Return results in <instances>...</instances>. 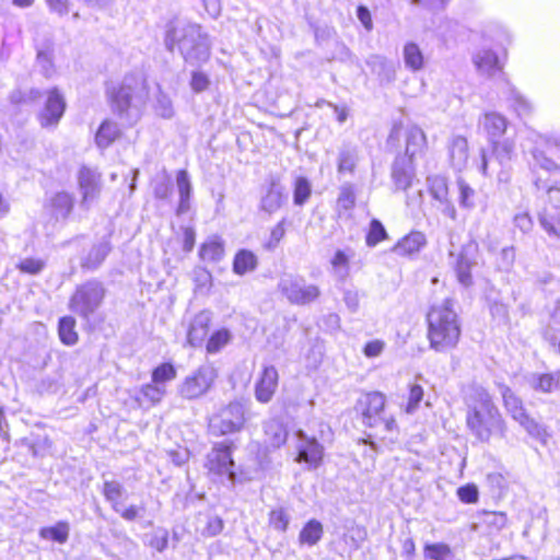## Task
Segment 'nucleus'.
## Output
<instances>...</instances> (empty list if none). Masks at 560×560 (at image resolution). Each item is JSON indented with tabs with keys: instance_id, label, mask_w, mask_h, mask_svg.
I'll return each instance as SVG.
<instances>
[{
	"instance_id": "f257e3e1",
	"label": "nucleus",
	"mask_w": 560,
	"mask_h": 560,
	"mask_svg": "<svg viewBox=\"0 0 560 560\" xmlns=\"http://www.w3.org/2000/svg\"><path fill=\"white\" fill-rule=\"evenodd\" d=\"M466 402L467 427L478 441L488 443L491 438L505 436V422L486 388L471 385L466 395Z\"/></svg>"
},
{
	"instance_id": "f03ea898",
	"label": "nucleus",
	"mask_w": 560,
	"mask_h": 560,
	"mask_svg": "<svg viewBox=\"0 0 560 560\" xmlns=\"http://www.w3.org/2000/svg\"><path fill=\"white\" fill-rule=\"evenodd\" d=\"M112 112L121 120L135 124L139 120L145 106L149 88L141 72L126 74L117 84L106 89Z\"/></svg>"
},
{
	"instance_id": "7ed1b4c3",
	"label": "nucleus",
	"mask_w": 560,
	"mask_h": 560,
	"mask_svg": "<svg viewBox=\"0 0 560 560\" xmlns=\"http://www.w3.org/2000/svg\"><path fill=\"white\" fill-rule=\"evenodd\" d=\"M386 397L380 392H371L361 396L355 404V411L361 416L364 427L374 429V434L369 435L368 443L372 448L377 450L376 444L371 440L378 439L384 445L389 446L398 440V427L393 416L385 413Z\"/></svg>"
},
{
	"instance_id": "20e7f679",
	"label": "nucleus",
	"mask_w": 560,
	"mask_h": 560,
	"mask_svg": "<svg viewBox=\"0 0 560 560\" xmlns=\"http://www.w3.org/2000/svg\"><path fill=\"white\" fill-rule=\"evenodd\" d=\"M427 337L431 349L446 352L456 348L462 329L453 300L445 299L442 303L432 305L427 313Z\"/></svg>"
},
{
	"instance_id": "39448f33",
	"label": "nucleus",
	"mask_w": 560,
	"mask_h": 560,
	"mask_svg": "<svg viewBox=\"0 0 560 560\" xmlns=\"http://www.w3.org/2000/svg\"><path fill=\"white\" fill-rule=\"evenodd\" d=\"M164 45L170 52L177 48L184 60L189 65L206 62L210 56V44L207 34L197 24L166 25Z\"/></svg>"
},
{
	"instance_id": "423d86ee",
	"label": "nucleus",
	"mask_w": 560,
	"mask_h": 560,
	"mask_svg": "<svg viewBox=\"0 0 560 560\" xmlns=\"http://www.w3.org/2000/svg\"><path fill=\"white\" fill-rule=\"evenodd\" d=\"M533 147L528 149L530 159L528 160V166L530 171L532 183L535 188L546 187V182L549 180V176L555 172H560V166L548 156L550 141L548 138L540 135L534 136L529 139Z\"/></svg>"
},
{
	"instance_id": "0eeeda50",
	"label": "nucleus",
	"mask_w": 560,
	"mask_h": 560,
	"mask_svg": "<svg viewBox=\"0 0 560 560\" xmlns=\"http://www.w3.org/2000/svg\"><path fill=\"white\" fill-rule=\"evenodd\" d=\"M105 295L106 289L101 281L96 279L88 280L77 285L69 299V310L83 319L89 320L103 304Z\"/></svg>"
},
{
	"instance_id": "6e6552de",
	"label": "nucleus",
	"mask_w": 560,
	"mask_h": 560,
	"mask_svg": "<svg viewBox=\"0 0 560 560\" xmlns=\"http://www.w3.org/2000/svg\"><path fill=\"white\" fill-rule=\"evenodd\" d=\"M450 265L455 272L456 279L464 288L474 284L471 270L478 265L479 245L474 240H468L459 248H452L448 253Z\"/></svg>"
},
{
	"instance_id": "1a4fd4ad",
	"label": "nucleus",
	"mask_w": 560,
	"mask_h": 560,
	"mask_svg": "<svg viewBox=\"0 0 560 560\" xmlns=\"http://www.w3.org/2000/svg\"><path fill=\"white\" fill-rule=\"evenodd\" d=\"M217 377L218 371L212 363L201 364L179 384L178 394L184 399H198L212 388Z\"/></svg>"
},
{
	"instance_id": "9d476101",
	"label": "nucleus",
	"mask_w": 560,
	"mask_h": 560,
	"mask_svg": "<svg viewBox=\"0 0 560 560\" xmlns=\"http://www.w3.org/2000/svg\"><path fill=\"white\" fill-rule=\"evenodd\" d=\"M278 290L291 304L306 305L320 296V289L316 284H307L301 277L284 275L278 282Z\"/></svg>"
},
{
	"instance_id": "9b49d317",
	"label": "nucleus",
	"mask_w": 560,
	"mask_h": 560,
	"mask_svg": "<svg viewBox=\"0 0 560 560\" xmlns=\"http://www.w3.org/2000/svg\"><path fill=\"white\" fill-rule=\"evenodd\" d=\"M245 412L246 406L244 402L232 401L211 418L210 429L219 435L238 432L246 421Z\"/></svg>"
},
{
	"instance_id": "f8f14e48",
	"label": "nucleus",
	"mask_w": 560,
	"mask_h": 560,
	"mask_svg": "<svg viewBox=\"0 0 560 560\" xmlns=\"http://www.w3.org/2000/svg\"><path fill=\"white\" fill-rule=\"evenodd\" d=\"M206 467L210 474L225 477L234 485L236 482V474L233 470L232 444L228 442L215 443L207 455Z\"/></svg>"
},
{
	"instance_id": "ddd939ff",
	"label": "nucleus",
	"mask_w": 560,
	"mask_h": 560,
	"mask_svg": "<svg viewBox=\"0 0 560 560\" xmlns=\"http://www.w3.org/2000/svg\"><path fill=\"white\" fill-rule=\"evenodd\" d=\"M298 455L295 462L304 463L307 469L319 467L324 457V446L315 439L308 436L303 430L295 432Z\"/></svg>"
},
{
	"instance_id": "4468645a",
	"label": "nucleus",
	"mask_w": 560,
	"mask_h": 560,
	"mask_svg": "<svg viewBox=\"0 0 560 560\" xmlns=\"http://www.w3.org/2000/svg\"><path fill=\"white\" fill-rule=\"evenodd\" d=\"M78 185L81 194L80 208L88 211L101 194V174L95 170L82 166L78 173Z\"/></svg>"
},
{
	"instance_id": "2eb2a0df",
	"label": "nucleus",
	"mask_w": 560,
	"mask_h": 560,
	"mask_svg": "<svg viewBox=\"0 0 560 560\" xmlns=\"http://www.w3.org/2000/svg\"><path fill=\"white\" fill-rule=\"evenodd\" d=\"M66 101L57 88L47 93L44 108L38 114V120L43 128L55 127L63 116Z\"/></svg>"
},
{
	"instance_id": "dca6fc26",
	"label": "nucleus",
	"mask_w": 560,
	"mask_h": 560,
	"mask_svg": "<svg viewBox=\"0 0 560 560\" xmlns=\"http://www.w3.org/2000/svg\"><path fill=\"white\" fill-rule=\"evenodd\" d=\"M74 207V197L67 191H58L46 199L45 213L54 222H66Z\"/></svg>"
},
{
	"instance_id": "f3484780",
	"label": "nucleus",
	"mask_w": 560,
	"mask_h": 560,
	"mask_svg": "<svg viewBox=\"0 0 560 560\" xmlns=\"http://www.w3.org/2000/svg\"><path fill=\"white\" fill-rule=\"evenodd\" d=\"M390 175L396 190L406 191L416 179L413 160L409 156H396L392 165Z\"/></svg>"
},
{
	"instance_id": "a211bd4d",
	"label": "nucleus",
	"mask_w": 560,
	"mask_h": 560,
	"mask_svg": "<svg viewBox=\"0 0 560 560\" xmlns=\"http://www.w3.org/2000/svg\"><path fill=\"white\" fill-rule=\"evenodd\" d=\"M279 374L273 365L265 366L255 385V397L259 402H269L278 387Z\"/></svg>"
},
{
	"instance_id": "6ab92c4d",
	"label": "nucleus",
	"mask_w": 560,
	"mask_h": 560,
	"mask_svg": "<svg viewBox=\"0 0 560 560\" xmlns=\"http://www.w3.org/2000/svg\"><path fill=\"white\" fill-rule=\"evenodd\" d=\"M450 164L456 172H462L468 163L469 152L467 139L462 136H454L448 141Z\"/></svg>"
},
{
	"instance_id": "aec40b11",
	"label": "nucleus",
	"mask_w": 560,
	"mask_h": 560,
	"mask_svg": "<svg viewBox=\"0 0 560 560\" xmlns=\"http://www.w3.org/2000/svg\"><path fill=\"white\" fill-rule=\"evenodd\" d=\"M366 65L377 75L381 84H388L396 80L397 65L380 55H372L368 58Z\"/></svg>"
},
{
	"instance_id": "412c9836",
	"label": "nucleus",
	"mask_w": 560,
	"mask_h": 560,
	"mask_svg": "<svg viewBox=\"0 0 560 560\" xmlns=\"http://www.w3.org/2000/svg\"><path fill=\"white\" fill-rule=\"evenodd\" d=\"M210 323L211 313L208 311H202L194 317L187 332V342L191 347H200L203 343Z\"/></svg>"
},
{
	"instance_id": "4be33fe9",
	"label": "nucleus",
	"mask_w": 560,
	"mask_h": 560,
	"mask_svg": "<svg viewBox=\"0 0 560 560\" xmlns=\"http://www.w3.org/2000/svg\"><path fill=\"white\" fill-rule=\"evenodd\" d=\"M472 62L481 75L492 77L501 71L498 55L491 49H480L472 56Z\"/></svg>"
},
{
	"instance_id": "5701e85b",
	"label": "nucleus",
	"mask_w": 560,
	"mask_h": 560,
	"mask_svg": "<svg viewBox=\"0 0 560 560\" xmlns=\"http://www.w3.org/2000/svg\"><path fill=\"white\" fill-rule=\"evenodd\" d=\"M359 162V150L355 144L342 143L338 149L337 172L339 175H352Z\"/></svg>"
},
{
	"instance_id": "b1692460",
	"label": "nucleus",
	"mask_w": 560,
	"mask_h": 560,
	"mask_svg": "<svg viewBox=\"0 0 560 560\" xmlns=\"http://www.w3.org/2000/svg\"><path fill=\"white\" fill-rule=\"evenodd\" d=\"M176 186L179 196L176 214L183 215L190 209V198L192 194V185L186 170H179L176 173Z\"/></svg>"
},
{
	"instance_id": "393cba45",
	"label": "nucleus",
	"mask_w": 560,
	"mask_h": 560,
	"mask_svg": "<svg viewBox=\"0 0 560 560\" xmlns=\"http://www.w3.org/2000/svg\"><path fill=\"white\" fill-rule=\"evenodd\" d=\"M479 124L487 132L490 141L502 137L508 127L505 117L495 112L486 113Z\"/></svg>"
},
{
	"instance_id": "a878e982",
	"label": "nucleus",
	"mask_w": 560,
	"mask_h": 560,
	"mask_svg": "<svg viewBox=\"0 0 560 560\" xmlns=\"http://www.w3.org/2000/svg\"><path fill=\"white\" fill-rule=\"evenodd\" d=\"M284 199L282 186L272 180L261 197L260 208L268 213H273L281 208Z\"/></svg>"
},
{
	"instance_id": "bb28decb",
	"label": "nucleus",
	"mask_w": 560,
	"mask_h": 560,
	"mask_svg": "<svg viewBox=\"0 0 560 560\" xmlns=\"http://www.w3.org/2000/svg\"><path fill=\"white\" fill-rule=\"evenodd\" d=\"M354 257L351 248L338 249L334 254L330 264L334 275L338 280L345 281L350 275V260Z\"/></svg>"
},
{
	"instance_id": "cd10ccee",
	"label": "nucleus",
	"mask_w": 560,
	"mask_h": 560,
	"mask_svg": "<svg viewBox=\"0 0 560 560\" xmlns=\"http://www.w3.org/2000/svg\"><path fill=\"white\" fill-rule=\"evenodd\" d=\"M112 250L110 244L108 241H103L96 245H94L85 258L81 261V267L88 270L97 269L105 258L108 256Z\"/></svg>"
},
{
	"instance_id": "c85d7f7f",
	"label": "nucleus",
	"mask_w": 560,
	"mask_h": 560,
	"mask_svg": "<svg viewBox=\"0 0 560 560\" xmlns=\"http://www.w3.org/2000/svg\"><path fill=\"white\" fill-rule=\"evenodd\" d=\"M427 138L421 128L411 126L406 133V149L401 156H409L411 160L425 147Z\"/></svg>"
},
{
	"instance_id": "c756f323",
	"label": "nucleus",
	"mask_w": 560,
	"mask_h": 560,
	"mask_svg": "<svg viewBox=\"0 0 560 560\" xmlns=\"http://www.w3.org/2000/svg\"><path fill=\"white\" fill-rule=\"evenodd\" d=\"M424 244L425 236L423 233L411 232L394 246L393 252L400 256L411 255L419 252Z\"/></svg>"
},
{
	"instance_id": "7c9ffc66",
	"label": "nucleus",
	"mask_w": 560,
	"mask_h": 560,
	"mask_svg": "<svg viewBox=\"0 0 560 560\" xmlns=\"http://www.w3.org/2000/svg\"><path fill=\"white\" fill-rule=\"evenodd\" d=\"M267 442L275 448L283 445L288 439V431L278 419H270L264 424Z\"/></svg>"
},
{
	"instance_id": "2f4dec72",
	"label": "nucleus",
	"mask_w": 560,
	"mask_h": 560,
	"mask_svg": "<svg viewBox=\"0 0 560 560\" xmlns=\"http://www.w3.org/2000/svg\"><path fill=\"white\" fill-rule=\"evenodd\" d=\"M402 58L406 68L417 72L424 67V56L419 45L415 42H407L402 48Z\"/></svg>"
},
{
	"instance_id": "473e14b6",
	"label": "nucleus",
	"mask_w": 560,
	"mask_h": 560,
	"mask_svg": "<svg viewBox=\"0 0 560 560\" xmlns=\"http://www.w3.org/2000/svg\"><path fill=\"white\" fill-rule=\"evenodd\" d=\"M499 388L506 411L515 421L521 420L526 415L522 400L516 397L512 389L506 385L501 384L499 385Z\"/></svg>"
},
{
	"instance_id": "72a5a7b5",
	"label": "nucleus",
	"mask_w": 560,
	"mask_h": 560,
	"mask_svg": "<svg viewBox=\"0 0 560 560\" xmlns=\"http://www.w3.org/2000/svg\"><path fill=\"white\" fill-rule=\"evenodd\" d=\"M120 136V129L117 122L106 119L104 120L96 135L95 143L101 149L108 148Z\"/></svg>"
},
{
	"instance_id": "f704fd0d",
	"label": "nucleus",
	"mask_w": 560,
	"mask_h": 560,
	"mask_svg": "<svg viewBox=\"0 0 560 560\" xmlns=\"http://www.w3.org/2000/svg\"><path fill=\"white\" fill-rule=\"evenodd\" d=\"M166 394L164 385H158L155 383H149L141 386L137 400L140 405L148 404L153 406L159 404Z\"/></svg>"
},
{
	"instance_id": "c9c22d12",
	"label": "nucleus",
	"mask_w": 560,
	"mask_h": 560,
	"mask_svg": "<svg viewBox=\"0 0 560 560\" xmlns=\"http://www.w3.org/2000/svg\"><path fill=\"white\" fill-rule=\"evenodd\" d=\"M199 256L205 261H220L224 256L223 242L218 236L209 238L201 245Z\"/></svg>"
},
{
	"instance_id": "e433bc0d",
	"label": "nucleus",
	"mask_w": 560,
	"mask_h": 560,
	"mask_svg": "<svg viewBox=\"0 0 560 560\" xmlns=\"http://www.w3.org/2000/svg\"><path fill=\"white\" fill-rule=\"evenodd\" d=\"M324 528L319 521L310 520L301 529L299 541L301 545L315 546L323 537Z\"/></svg>"
},
{
	"instance_id": "4c0bfd02",
	"label": "nucleus",
	"mask_w": 560,
	"mask_h": 560,
	"mask_svg": "<svg viewBox=\"0 0 560 560\" xmlns=\"http://www.w3.org/2000/svg\"><path fill=\"white\" fill-rule=\"evenodd\" d=\"M257 267L256 255L248 249H241L236 253L233 261V271L243 276L255 270Z\"/></svg>"
},
{
	"instance_id": "58836bf2",
	"label": "nucleus",
	"mask_w": 560,
	"mask_h": 560,
	"mask_svg": "<svg viewBox=\"0 0 560 560\" xmlns=\"http://www.w3.org/2000/svg\"><path fill=\"white\" fill-rule=\"evenodd\" d=\"M70 534V525L66 521H59L54 526L43 527L39 536L43 539L52 540L58 544L67 542Z\"/></svg>"
},
{
	"instance_id": "ea45409f",
	"label": "nucleus",
	"mask_w": 560,
	"mask_h": 560,
	"mask_svg": "<svg viewBox=\"0 0 560 560\" xmlns=\"http://www.w3.org/2000/svg\"><path fill=\"white\" fill-rule=\"evenodd\" d=\"M75 319L72 316H63L59 319L58 334L62 343L73 346L78 342Z\"/></svg>"
},
{
	"instance_id": "a19ab883",
	"label": "nucleus",
	"mask_w": 560,
	"mask_h": 560,
	"mask_svg": "<svg viewBox=\"0 0 560 560\" xmlns=\"http://www.w3.org/2000/svg\"><path fill=\"white\" fill-rule=\"evenodd\" d=\"M478 520L486 525L490 532H499L505 527L508 516L503 512L482 511L478 514Z\"/></svg>"
},
{
	"instance_id": "79ce46f5",
	"label": "nucleus",
	"mask_w": 560,
	"mask_h": 560,
	"mask_svg": "<svg viewBox=\"0 0 560 560\" xmlns=\"http://www.w3.org/2000/svg\"><path fill=\"white\" fill-rule=\"evenodd\" d=\"M533 389L541 393H551L553 388H558V372L555 374H534L529 378Z\"/></svg>"
},
{
	"instance_id": "37998d69",
	"label": "nucleus",
	"mask_w": 560,
	"mask_h": 560,
	"mask_svg": "<svg viewBox=\"0 0 560 560\" xmlns=\"http://www.w3.org/2000/svg\"><path fill=\"white\" fill-rule=\"evenodd\" d=\"M232 340V334L229 329L222 328L214 331L207 342V352L210 354H215L220 352L226 345H229Z\"/></svg>"
},
{
	"instance_id": "c03bdc74",
	"label": "nucleus",
	"mask_w": 560,
	"mask_h": 560,
	"mask_svg": "<svg viewBox=\"0 0 560 560\" xmlns=\"http://www.w3.org/2000/svg\"><path fill=\"white\" fill-rule=\"evenodd\" d=\"M526 432L534 439L538 440L542 444H546L549 438V434L546 428L532 419L527 413L517 421Z\"/></svg>"
},
{
	"instance_id": "a18cd8bd",
	"label": "nucleus",
	"mask_w": 560,
	"mask_h": 560,
	"mask_svg": "<svg viewBox=\"0 0 560 560\" xmlns=\"http://www.w3.org/2000/svg\"><path fill=\"white\" fill-rule=\"evenodd\" d=\"M428 185L431 196L436 201H446V198H448V186L447 179L444 176H429Z\"/></svg>"
},
{
	"instance_id": "49530a36",
	"label": "nucleus",
	"mask_w": 560,
	"mask_h": 560,
	"mask_svg": "<svg viewBox=\"0 0 560 560\" xmlns=\"http://www.w3.org/2000/svg\"><path fill=\"white\" fill-rule=\"evenodd\" d=\"M124 493V487L118 481H105L103 487V494L105 499L110 502L115 512H120V504L118 500Z\"/></svg>"
},
{
	"instance_id": "de8ad7c7",
	"label": "nucleus",
	"mask_w": 560,
	"mask_h": 560,
	"mask_svg": "<svg viewBox=\"0 0 560 560\" xmlns=\"http://www.w3.org/2000/svg\"><path fill=\"white\" fill-rule=\"evenodd\" d=\"M538 219L540 226L550 237L560 240V215L558 213L548 214L541 212Z\"/></svg>"
},
{
	"instance_id": "09e8293b",
	"label": "nucleus",
	"mask_w": 560,
	"mask_h": 560,
	"mask_svg": "<svg viewBox=\"0 0 560 560\" xmlns=\"http://www.w3.org/2000/svg\"><path fill=\"white\" fill-rule=\"evenodd\" d=\"M424 556L432 560H457L445 544H430L424 547Z\"/></svg>"
},
{
	"instance_id": "8fccbe9b",
	"label": "nucleus",
	"mask_w": 560,
	"mask_h": 560,
	"mask_svg": "<svg viewBox=\"0 0 560 560\" xmlns=\"http://www.w3.org/2000/svg\"><path fill=\"white\" fill-rule=\"evenodd\" d=\"M177 372L172 363H162L152 371V382L158 385L176 378Z\"/></svg>"
},
{
	"instance_id": "3c124183",
	"label": "nucleus",
	"mask_w": 560,
	"mask_h": 560,
	"mask_svg": "<svg viewBox=\"0 0 560 560\" xmlns=\"http://www.w3.org/2000/svg\"><path fill=\"white\" fill-rule=\"evenodd\" d=\"M54 49L50 45L37 50V65L40 67L45 77H50L54 72Z\"/></svg>"
},
{
	"instance_id": "603ef678",
	"label": "nucleus",
	"mask_w": 560,
	"mask_h": 560,
	"mask_svg": "<svg viewBox=\"0 0 560 560\" xmlns=\"http://www.w3.org/2000/svg\"><path fill=\"white\" fill-rule=\"evenodd\" d=\"M385 238H387V232L384 225L380 220L373 219L370 223V229L365 238L366 245L369 247H374Z\"/></svg>"
},
{
	"instance_id": "864d4df0",
	"label": "nucleus",
	"mask_w": 560,
	"mask_h": 560,
	"mask_svg": "<svg viewBox=\"0 0 560 560\" xmlns=\"http://www.w3.org/2000/svg\"><path fill=\"white\" fill-rule=\"evenodd\" d=\"M311 184L305 177H298L294 184L293 202L296 206H302L311 196Z\"/></svg>"
},
{
	"instance_id": "5fc2aeb1",
	"label": "nucleus",
	"mask_w": 560,
	"mask_h": 560,
	"mask_svg": "<svg viewBox=\"0 0 560 560\" xmlns=\"http://www.w3.org/2000/svg\"><path fill=\"white\" fill-rule=\"evenodd\" d=\"M537 191H544L547 201L553 209H560V179L551 182L550 179L546 182V187L536 188Z\"/></svg>"
},
{
	"instance_id": "6e6d98bb",
	"label": "nucleus",
	"mask_w": 560,
	"mask_h": 560,
	"mask_svg": "<svg viewBox=\"0 0 560 560\" xmlns=\"http://www.w3.org/2000/svg\"><path fill=\"white\" fill-rule=\"evenodd\" d=\"M338 207L343 210H350L355 205L354 187L350 183L341 185L340 192L337 199Z\"/></svg>"
},
{
	"instance_id": "4d7b16f0",
	"label": "nucleus",
	"mask_w": 560,
	"mask_h": 560,
	"mask_svg": "<svg viewBox=\"0 0 560 560\" xmlns=\"http://www.w3.org/2000/svg\"><path fill=\"white\" fill-rule=\"evenodd\" d=\"M491 142H492L493 153L495 154L497 159L500 160V163L510 161L512 159V155L514 152L513 141H511L509 139L503 140V141H498V139H495Z\"/></svg>"
},
{
	"instance_id": "13d9d810",
	"label": "nucleus",
	"mask_w": 560,
	"mask_h": 560,
	"mask_svg": "<svg viewBox=\"0 0 560 560\" xmlns=\"http://www.w3.org/2000/svg\"><path fill=\"white\" fill-rule=\"evenodd\" d=\"M459 189L458 202L462 208L472 209L475 207V190L463 179H457Z\"/></svg>"
},
{
	"instance_id": "bf43d9fd",
	"label": "nucleus",
	"mask_w": 560,
	"mask_h": 560,
	"mask_svg": "<svg viewBox=\"0 0 560 560\" xmlns=\"http://www.w3.org/2000/svg\"><path fill=\"white\" fill-rule=\"evenodd\" d=\"M290 522V516L284 509L271 510L269 513V525L278 532H285Z\"/></svg>"
},
{
	"instance_id": "052dcab7",
	"label": "nucleus",
	"mask_w": 560,
	"mask_h": 560,
	"mask_svg": "<svg viewBox=\"0 0 560 560\" xmlns=\"http://www.w3.org/2000/svg\"><path fill=\"white\" fill-rule=\"evenodd\" d=\"M46 266V261L40 258L26 257L18 264V268L21 272L28 275H38L43 271Z\"/></svg>"
},
{
	"instance_id": "680f3d73",
	"label": "nucleus",
	"mask_w": 560,
	"mask_h": 560,
	"mask_svg": "<svg viewBox=\"0 0 560 560\" xmlns=\"http://www.w3.org/2000/svg\"><path fill=\"white\" fill-rule=\"evenodd\" d=\"M511 101L514 110L520 117L527 116L532 112L530 103L517 91H511Z\"/></svg>"
},
{
	"instance_id": "e2e57ef3",
	"label": "nucleus",
	"mask_w": 560,
	"mask_h": 560,
	"mask_svg": "<svg viewBox=\"0 0 560 560\" xmlns=\"http://www.w3.org/2000/svg\"><path fill=\"white\" fill-rule=\"evenodd\" d=\"M154 108H155L156 114L163 118H171L174 115V109H173L171 98L162 92H160L156 95V102H155Z\"/></svg>"
},
{
	"instance_id": "0e129e2a",
	"label": "nucleus",
	"mask_w": 560,
	"mask_h": 560,
	"mask_svg": "<svg viewBox=\"0 0 560 560\" xmlns=\"http://www.w3.org/2000/svg\"><path fill=\"white\" fill-rule=\"evenodd\" d=\"M423 398V388L418 384H412L409 388L408 402L406 411L413 413L418 408Z\"/></svg>"
},
{
	"instance_id": "69168bd1",
	"label": "nucleus",
	"mask_w": 560,
	"mask_h": 560,
	"mask_svg": "<svg viewBox=\"0 0 560 560\" xmlns=\"http://www.w3.org/2000/svg\"><path fill=\"white\" fill-rule=\"evenodd\" d=\"M457 497L463 503L471 504L478 501L479 491L476 485L468 483L457 489Z\"/></svg>"
},
{
	"instance_id": "338daca9",
	"label": "nucleus",
	"mask_w": 560,
	"mask_h": 560,
	"mask_svg": "<svg viewBox=\"0 0 560 560\" xmlns=\"http://www.w3.org/2000/svg\"><path fill=\"white\" fill-rule=\"evenodd\" d=\"M42 98V92L37 89H32L27 93L15 91L11 94V102L15 104L26 103L32 104Z\"/></svg>"
},
{
	"instance_id": "774afa93",
	"label": "nucleus",
	"mask_w": 560,
	"mask_h": 560,
	"mask_svg": "<svg viewBox=\"0 0 560 560\" xmlns=\"http://www.w3.org/2000/svg\"><path fill=\"white\" fill-rule=\"evenodd\" d=\"M210 85L209 77L201 71H194L191 73L190 88L194 92L200 93L206 91Z\"/></svg>"
}]
</instances>
